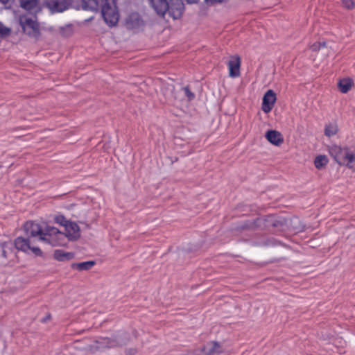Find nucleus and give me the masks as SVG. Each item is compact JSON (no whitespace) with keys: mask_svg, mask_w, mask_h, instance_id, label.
I'll list each match as a JSON object with an SVG mask.
<instances>
[{"mask_svg":"<svg viewBox=\"0 0 355 355\" xmlns=\"http://www.w3.org/2000/svg\"><path fill=\"white\" fill-rule=\"evenodd\" d=\"M10 33V29L6 28L3 26V24L0 22V36L4 37L8 35Z\"/></svg>","mask_w":355,"mask_h":355,"instance_id":"nucleus-29","label":"nucleus"},{"mask_svg":"<svg viewBox=\"0 0 355 355\" xmlns=\"http://www.w3.org/2000/svg\"><path fill=\"white\" fill-rule=\"evenodd\" d=\"M188 3H195L198 0H185Z\"/></svg>","mask_w":355,"mask_h":355,"instance_id":"nucleus-37","label":"nucleus"},{"mask_svg":"<svg viewBox=\"0 0 355 355\" xmlns=\"http://www.w3.org/2000/svg\"><path fill=\"white\" fill-rule=\"evenodd\" d=\"M66 233L62 234L64 236V245L67 244V241H75L80 237V227L75 222L70 221L66 225Z\"/></svg>","mask_w":355,"mask_h":355,"instance_id":"nucleus-7","label":"nucleus"},{"mask_svg":"<svg viewBox=\"0 0 355 355\" xmlns=\"http://www.w3.org/2000/svg\"><path fill=\"white\" fill-rule=\"evenodd\" d=\"M342 3L347 9H352L354 7V2L352 0H343Z\"/></svg>","mask_w":355,"mask_h":355,"instance_id":"nucleus-31","label":"nucleus"},{"mask_svg":"<svg viewBox=\"0 0 355 355\" xmlns=\"http://www.w3.org/2000/svg\"><path fill=\"white\" fill-rule=\"evenodd\" d=\"M342 165L355 172V153L350 151L343 160V163H341Z\"/></svg>","mask_w":355,"mask_h":355,"instance_id":"nucleus-21","label":"nucleus"},{"mask_svg":"<svg viewBox=\"0 0 355 355\" xmlns=\"http://www.w3.org/2000/svg\"><path fill=\"white\" fill-rule=\"evenodd\" d=\"M54 220L56 223H58L64 227H66V225L69 222V220H67L62 215L55 216Z\"/></svg>","mask_w":355,"mask_h":355,"instance_id":"nucleus-27","label":"nucleus"},{"mask_svg":"<svg viewBox=\"0 0 355 355\" xmlns=\"http://www.w3.org/2000/svg\"><path fill=\"white\" fill-rule=\"evenodd\" d=\"M287 228L291 232L297 233L302 232L304 230V226L302 225L301 220L297 217H293L286 220V225L285 229Z\"/></svg>","mask_w":355,"mask_h":355,"instance_id":"nucleus-14","label":"nucleus"},{"mask_svg":"<svg viewBox=\"0 0 355 355\" xmlns=\"http://www.w3.org/2000/svg\"><path fill=\"white\" fill-rule=\"evenodd\" d=\"M149 1H150V2H151V1H153L154 0H149Z\"/></svg>","mask_w":355,"mask_h":355,"instance_id":"nucleus-40","label":"nucleus"},{"mask_svg":"<svg viewBox=\"0 0 355 355\" xmlns=\"http://www.w3.org/2000/svg\"><path fill=\"white\" fill-rule=\"evenodd\" d=\"M168 5V8L166 11H168L169 15L174 19L180 18L184 10L183 1L182 0H170Z\"/></svg>","mask_w":355,"mask_h":355,"instance_id":"nucleus-8","label":"nucleus"},{"mask_svg":"<svg viewBox=\"0 0 355 355\" xmlns=\"http://www.w3.org/2000/svg\"><path fill=\"white\" fill-rule=\"evenodd\" d=\"M96 264L95 261H87L80 263H73L71 265V268L76 269L80 271L89 270Z\"/></svg>","mask_w":355,"mask_h":355,"instance_id":"nucleus-20","label":"nucleus"},{"mask_svg":"<svg viewBox=\"0 0 355 355\" xmlns=\"http://www.w3.org/2000/svg\"><path fill=\"white\" fill-rule=\"evenodd\" d=\"M338 125L329 123L325 125L324 135L329 137L335 135L338 132Z\"/></svg>","mask_w":355,"mask_h":355,"instance_id":"nucleus-25","label":"nucleus"},{"mask_svg":"<svg viewBox=\"0 0 355 355\" xmlns=\"http://www.w3.org/2000/svg\"><path fill=\"white\" fill-rule=\"evenodd\" d=\"M164 94L166 96V99L177 98L178 96L175 92V87L171 84H168L163 89Z\"/></svg>","mask_w":355,"mask_h":355,"instance_id":"nucleus-22","label":"nucleus"},{"mask_svg":"<svg viewBox=\"0 0 355 355\" xmlns=\"http://www.w3.org/2000/svg\"><path fill=\"white\" fill-rule=\"evenodd\" d=\"M352 85L353 81L349 78H345L340 79L338 83V87L339 88V90L343 94L347 93L352 89Z\"/></svg>","mask_w":355,"mask_h":355,"instance_id":"nucleus-19","label":"nucleus"},{"mask_svg":"<svg viewBox=\"0 0 355 355\" xmlns=\"http://www.w3.org/2000/svg\"><path fill=\"white\" fill-rule=\"evenodd\" d=\"M321 50H322V53L324 54V55L327 57L331 53V48L327 46V49H322Z\"/></svg>","mask_w":355,"mask_h":355,"instance_id":"nucleus-35","label":"nucleus"},{"mask_svg":"<svg viewBox=\"0 0 355 355\" xmlns=\"http://www.w3.org/2000/svg\"><path fill=\"white\" fill-rule=\"evenodd\" d=\"M310 49H311L312 51L317 52L320 51L322 49H327V45L325 42H318L311 45Z\"/></svg>","mask_w":355,"mask_h":355,"instance_id":"nucleus-26","label":"nucleus"},{"mask_svg":"<svg viewBox=\"0 0 355 355\" xmlns=\"http://www.w3.org/2000/svg\"><path fill=\"white\" fill-rule=\"evenodd\" d=\"M276 101V94L275 93L270 89L266 92V93L264 94L263 98V102H262V110L265 113L270 112Z\"/></svg>","mask_w":355,"mask_h":355,"instance_id":"nucleus-10","label":"nucleus"},{"mask_svg":"<svg viewBox=\"0 0 355 355\" xmlns=\"http://www.w3.org/2000/svg\"><path fill=\"white\" fill-rule=\"evenodd\" d=\"M128 340L129 337L126 333H122L110 338H103L96 341V345L91 346V350L94 352L97 350L122 347L125 345Z\"/></svg>","mask_w":355,"mask_h":355,"instance_id":"nucleus-3","label":"nucleus"},{"mask_svg":"<svg viewBox=\"0 0 355 355\" xmlns=\"http://www.w3.org/2000/svg\"><path fill=\"white\" fill-rule=\"evenodd\" d=\"M181 89L184 90V94H185L186 96L188 98L189 101H191L192 99L194 98L195 95L193 92H191V90L188 86L184 87L182 88Z\"/></svg>","mask_w":355,"mask_h":355,"instance_id":"nucleus-28","label":"nucleus"},{"mask_svg":"<svg viewBox=\"0 0 355 355\" xmlns=\"http://www.w3.org/2000/svg\"><path fill=\"white\" fill-rule=\"evenodd\" d=\"M10 0H0V2H1L3 4H6L9 2Z\"/></svg>","mask_w":355,"mask_h":355,"instance_id":"nucleus-38","label":"nucleus"},{"mask_svg":"<svg viewBox=\"0 0 355 355\" xmlns=\"http://www.w3.org/2000/svg\"><path fill=\"white\" fill-rule=\"evenodd\" d=\"M257 229H259L257 218L254 220H248L239 223L236 225L234 230L243 232L245 230H255Z\"/></svg>","mask_w":355,"mask_h":355,"instance_id":"nucleus-15","label":"nucleus"},{"mask_svg":"<svg viewBox=\"0 0 355 355\" xmlns=\"http://www.w3.org/2000/svg\"><path fill=\"white\" fill-rule=\"evenodd\" d=\"M21 8L30 12H35L38 7L39 0H19Z\"/></svg>","mask_w":355,"mask_h":355,"instance_id":"nucleus-17","label":"nucleus"},{"mask_svg":"<svg viewBox=\"0 0 355 355\" xmlns=\"http://www.w3.org/2000/svg\"><path fill=\"white\" fill-rule=\"evenodd\" d=\"M86 227H87V228H89V227H89V225H87V224H86Z\"/></svg>","mask_w":355,"mask_h":355,"instance_id":"nucleus-39","label":"nucleus"},{"mask_svg":"<svg viewBox=\"0 0 355 355\" xmlns=\"http://www.w3.org/2000/svg\"><path fill=\"white\" fill-rule=\"evenodd\" d=\"M265 137L272 144L280 146L284 143V137L282 133L275 130H270L266 132Z\"/></svg>","mask_w":355,"mask_h":355,"instance_id":"nucleus-12","label":"nucleus"},{"mask_svg":"<svg viewBox=\"0 0 355 355\" xmlns=\"http://www.w3.org/2000/svg\"><path fill=\"white\" fill-rule=\"evenodd\" d=\"M328 163V159L325 155H318L314 160V164L316 168L321 169Z\"/></svg>","mask_w":355,"mask_h":355,"instance_id":"nucleus-23","label":"nucleus"},{"mask_svg":"<svg viewBox=\"0 0 355 355\" xmlns=\"http://www.w3.org/2000/svg\"><path fill=\"white\" fill-rule=\"evenodd\" d=\"M223 0H205V2L208 5H214L216 3H219L223 2Z\"/></svg>","mask_w":355,"mask_h":355,"instance_id":"nucleus-34","label":"nucleus"},{"mask_svg":"<svg viewBox=\"0 0 355 355\" xmlns=\"http://www.w3.org/2000/svg\"><path fill=\"white\" fill-rule=\"evenodd\" d=\"M19 24L24 32L31 37H37L40 34L39 24L35 20L26 15L19 17Z\"/></svg>","mask_w":355,"mask_h":355,"instance_id":"nucleus-5","label":"nucleus"},{"mask_svg":"<svg viewBox=\"0 0 355 355\" xmlns=\"http://www.w3.org/2000/svg\"><path fill=\"white\" fill-rule=\"evenodd\" d=\"M199 350H202V352H201L202 355H213V354L211 352V351L207 349V344H206L203 347L199 348Z\"/></svg>","mask_w":355,"mask_h":355,"instance_id":"nucleus-32","label":"nucleus"},{"mask_svg":"<svg viewBox=\"0 0 355 355\" xmlns=\"http://www.w3.org/2000/svg\"><path fill=\"white\" fill-rule=\"evenodd\" d=\"M143 21L138 13H132L126 19L125 26L128 29L135 30L140 28Z\"/></svg>","mask_w":355,"mask_h":355,"instance_id":"nucleus-13","label":"nucleus"},{"mask_svg":"<svg viewBox=\"0 0 355 355\" xmlns=\"http://www.w3.org/2000/svg\"><path fill=\"white\" fill-rule=\"evenodd\" d=\"M101 1V6L103 5H113L115 3L114 0H100Z\"/></svg>","mask_w":355,"mask_h":355,"instance_id":"nucleus-33","label":"nucleus"},{"mask_svg":"<svg viewBox=\"0 0 355 355\" xmlns=\"http://www.w3.org/2000/svg\"><path fill=\"white\" fill-rule=\"evenodd\" d=\"M24 230L28 238L19 236L15 240V246L24 252L31 250L35 256L42 257L43 253L36 241L43 242L52 246L64 245V236L56 227L46 226L44 229L33 221H27L24 225Z\"/></svg>","mask_w":355,"mask_h":355,"instance_id":"nucleus-1","label":"nucleus"},{"mask_svg":"<svg viewBox=\"0 0 355 355\" xmlns=\"http://www.w3.org/2000/svg\"><path fill=\"white\" fill-rule=\"evenodd\" d=\"M53 258L58 261H69L74 258V254L62 250H56L54 251Z\"/></svg>","mask_w":355,"mask_h":355,"instance_id":"nucleus-18","label":"nucleus"},{"mask_svg":"<svg viewBox=\"0 0 355 355\" xmlns=\"http://www.w3.org/2000/svg\"><path fill=\"white\" fill-rule=\"evenodd\" d=\"M258 227L260 230L282 231L285 230L286 219L277 215H267L257 218Z\"/></svg>","mask_w":355,"mask_h":355,"instance_id":"nucleus-2","label":"nucleus"},{"mask_svg":"<svg viewBox=\"0 0 355 355\" xmlns=\"http://www.w3.org/2000/svg\"><path fill=\"white\" fill-rule=\"evenodd\" d=\"M136 354V349H130L128 350L127 355H135Z\"/></svg>","mask_w":355,"mask_h":355,"instance_id":"nucleus-36","label":"nucleus"},{"mask_svg":"<svg viewBox=\"0 0 355 355\" xmlns=\"http://www.w3.org/2000/svg\"><path fill=\"white\" fill-rule=\"evenodd\" d=\"M101 14L105 22L110 26H115L118 21L119 15L116 6L113 5H103L101 6Z\"/></svg>","mask_w":355,"mask_h":355,"instance_id":"nucleus-4","label":"nucleus"},{"mask_svg":"<svg viewBox=\"0 0 355 355\" xmlns=\"http://www.w3.org/2000/svg\"><path fill=\"white\" fill-rule=\"evenodd\" d=\"M207 349L211 351V352L213 354V355L219 354L221 353V346L220 344L217 342L213 341L207 343Z\"/></svg>","mask_w":355,"mask_h":355,"instance_id":"nucleus-24","label":"nucleus"},{"mask_svg":"<svg viewBox=\"0 0 355 355\" xmlns=\"http://www.w3.org/2000/svg\"><path fill=\"white\" fill-rule=\"evenodd\" d=\"M227 64L230 77L236 78L240 76L241 58L239 55L231 57Z\"/></svg>","mask_w":355,"mask_h":355,"instance_id":"nucleus-11","label":"nucleus"},{"mask_svg":"<svg viewBox=\"0 0 355 355\" xmlns=\"http://www.w3.org/2000/svg\"><path fill=\"white\" fill-rule=\"evenodd\" d=\"M43 2L51 12H62L69 8L72 0H43Z\"/></svg>","mask_w":355,"mask_h":355,"instance_id":"nucleus-6","label":"nucleus"},{"mask_svg":"<svg viewBox=\"0 0 355 355\" xmlns=\"http://www.w3.org/2000/svg\"><path fill=\"white\" fill-rule=\"evenodd\" d=\"M0 248L1 251V255L3 258L6 259L8 257L7 256V249H10L8 248V245L6 243H1L0 244Z\"/></svg>","mask_w":355,"mask_h":355,"instance_id":"nucleus-30","label":"nucleus"},{"mask_svg":"<svg viewBox=\"0 0 355 355\" xmlns=\"http://www.w3.org/2000/svg\"><path fill=\"white\" fill-rule=\"evenodd\" d=\"M154 10L159 15H164L168 8L167 0H154L150 2Z\"/></svg>","mask_w":355,"mask_h":355,"instance_id":"nucleus-16","label":"nucleus"},{"mask_svg":"<svg viewBox=\"0 0 355 355\" xmlns=\"http://www.w3.org/2000/svg\"><path fill=\"white\" fill-rule=\"evenodd\" d=\"M329 154L336 162L341 166V163H343V160L347 157L348 153L350 152L349 148H342L338 145H332L329 149Z\"/></svg>","mask_w":355,"mask_h":355,"instance_id":"nucleus-9","label":"nucleus"}]
</instances>
